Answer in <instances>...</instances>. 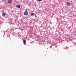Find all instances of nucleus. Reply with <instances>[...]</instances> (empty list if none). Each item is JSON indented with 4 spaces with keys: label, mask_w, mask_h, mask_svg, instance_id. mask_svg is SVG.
<instances>
[{
    "label": "nucleus",
    "mask_w": 76,
    "mask_h": 76,
    "mask_svg": "<svg viewBox=\"0 0 76 76\" xmlns=\"http://www.w3.org/2000/svg\"><path fill=\"white\" fill-rule=\"evenodd\" d=\"M16 6L17 7H18V8L19 9L20 8V5H17Z\"/></svg>",
    "instance_id": "nucleus-5"
},
{
    "label": "nucleus",
    "mask_w": 76,
    "mask_h": 76,
    "mask_svg": "<svg viewBox=\"0 0 76 76\" xmlns=\"http://www.w3.org/2000/svg\"><path fill=\"white\" fill-rule=\"evenodd\" d=\"M31 16H34L35 15V14L34 13H32L31 14Z\"/></svg>",
    "instance_id": "nucleus-7"
},
{
    "label": "nucleus",
    "mask_w": 76,
    "mask_h": 76,
    "mask_svg": "<svg viewBox=\"0 0 76 76\" xmlns=\"http://www.w3.org/2000/svg\"><path fill=\"white\" fill-rule=\"evenodd\" d=\"M23 44L24 45H26V40H25L23 41Z\"/></svg>",
    "instance_id": "nucleus-6"
},
{
    "label": "nucleus",
    "mask_w": 76,
    "mask_h": 76,
    "mask_svg": "<svg viewBox=\"0 0 76 76\" xmlns=\"http://www.w3.org/2000/svg\"><path fill=\"white\" fill-rule=\"evenodd\" d=\"M24 15H28V10H26V11L24 13Z\"/></svg>",
    "instance_id": "nucleus-1"
},
{
    "label": "nucleus",
    "mask_w": 76,
    "mask_h": 76,
    "mask_svg": "<svg viewBox=\"0 0 76 76\" xmlns=\"http://www.w3.org/2000/svg\"><path fill=\"white\" fill-rule=\"evenodd\" d=\"M66 4L68 6H70V2H67L66 3Z\"/></svg>",
    "instance_id": "nucleus-2"
},
{
    "label": "nucleus",
    "mask_w": 76,
    "mask_h": 76,
    "mask_svg": "<svg viewBox=\"0 0 76 76\" xmlns=\"http://www.w3.org/2000/svg\"><path fill=\"white\" fill-rule=\"evenodd\" d=\"M42 0H37V1H41Z\"/></svg>",
    "instance_id": "nucleus-8"
},
{
    "label": "nucleus",
    "mask_w": 76,
    "mask_h": 76,
    "mask_svg": "<svg viewBox=\"0 0 76 76\" xmlns=\"http://www.w3.org/2000/svg\"><path fill=\"white\" fill-rule=\"evenodd\" d=\"M2 15L3 17H4L6 16V13L4 12H2Z\"/></svg>",
    "instance_id": "nucleus-3"
},
{
    "label": "nucleus",
    "mask_w": 76,
    "mask_h": 76,
    "mask_svg": "<svg viewBox=\"0 0 76 76\" xmlns=\"http://www.w3.org/2000/svg\"><path fill=\"white\" fill-rule=\"evenodd\" d=\"M8 2L10 4L12 3V0H8Z\"/></svg>",
    "instance_id": "nucleus-4"
}]
</instances>
